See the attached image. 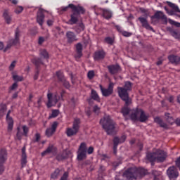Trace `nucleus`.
<instances>
[{
  "mask_svg": "<svg viewBox=\"0 0 180 180\" xmlns=\"http://www.w3.org/2000/svg\"><path fill=\"white\" fill-rule=\"evenodd\" d=\"M122 113L124 117L129 115L131 120H139V122H146L148 119V115L146 114L142 109L135 108L129 110L127 107H124L122 110Z\"/></svg>",
  "mask_w": 180,
  "mask_h": 180,
  "instance_id": "nucleus-1",
  "label": "nucleus"
},
{
  "mask_svg": "<svg viewBox=\"0 0 180 180\" xmlns=\"http://www.w3.org/2000/svg\"><path fill=\"white\" fill-rule=\"evenodd\" d=\"M68 8L72 9L73 13L71 15V18L70 20V25H75L79 19V14L84 13L85 10L82 6H75L74 4H69L68 6L63 7L62 11H67Z\"/></svg>",
  "mask_w": 180,
  "mask_h": 180,
  "instance_id": "nucleus-2",
  "label": "nucleus"
},
{
  "mask_svg": "<svg viewBox=\"0 0 180 180\" xmlns=\"http://www.w3.org/2000/svg\"><path fill=\"white\" fill-rule=\"evenodd\" d=\"M100 123L104 130H105L107 134H115V133L117 131V128L115 126V122H113L109 115H105V117L101 120Z\"/></svg>",
  "mask_w": 180,
  "mask_h": 180,
  "instance_id": "nucleus-3",
  "label": "nucleus"
},
{
  "mask_svg": "<svg viewBox=\"0 0 180 180\" xmlns=\"http://www.w3.org/2000/svg\"><path fill=\"white\" fill-rule=\"evenodd\" d=\"M146 174H147V170L145 169L130 168L123 174V176L127 180H136L139 175H146Z\"/></svg>",
  "mask_w": 180,
  "mask_h": 180,
  "instance_id": "nucleus-4",
  "label": "nucleus"
},
{
  "mask_svg": "<svg viewBox=\"0 0 180 180\" xmlns=\"http://www.w3.org/2000/svg\"><path fill=\"white\" fill-rule=\"evenodd\" d=\"M131 89V83L130 82H125L124 87H118V94L119 96L124 101L127 106V105H130L131 101L129 98V93L127 91H130Z\"/></svg>",
  "mask_w": 180,
  "mask_h": 180,
  "instance_id": "nucleus-5",
  "label": "nucleus"
},
{
  "mask_svg": "<svg viewBox=\"0 0 180 180\" xmlns=\"http://www.w3.org/2000/svg\"><path fill=\"white\" fill-rule=\"evenodd\" d=\"M146 158L148 160V161H150V162H154V161L162 162L165 161V158H167V153L163 150H157L153 153H148Z\"/></svg>",
  "mask_w": 180,
  "mask_h": 180,
  "instance_id": "nucleus-6",
  "label": "nucleus"
},
{
  "mask_svg": "<svg viewBox=\"0 0 180 180\" xmlns=\"http://www.w3.org/2000/svg\"><path fill=\"white\" fill-rule=\"evenodd\" d=\"M86 151L88 154H92L94 153V148L89 147L88 149L86 148V143H82L77 151V160L79 161H82V160L86 158Z\"/></svg>",
  "mask_w": 180,
  "mask_h": 180,
  "instance_id": "nucleus-7",
  "label": "nucleus"
},
{
  "mask_svg": "<svg viewBox=\"0 0 180 180\" xmlns=\"http://www.w3.org/2000/svg\"><path fill=\"white\" fill-rule=\"evenodd\" d=\"M19 37H20V32H19V30L17 29L15 32V39L10 40L5 48L4 43L0 42V50H3V51L6 53V51H8V50H9L12 46L19 44Z\"/></svg>",
  "mask_w": 180,
  "mask_h": 180,
  "instance_id": "nucleus-8",
  "label": "nucleus"
},
{
  "mask_svg": "<svg viewBox=\"0 0 180 180\" xmlns=\"http://www.w3.org/2000/svg\"><path fill=\"white\" fill-rule=\"evenodd\" d=\"M79 130V119H75L73 122V126L72 128L66 129V134L68 137L71 136H75L78 131Z\"/></svg>",
  "mask_w": 180,
  "mask_h": 180,
  "instance_id": "nucleus-9",
  "label": "nucleus"
},
{
  "mask_svg": "<svg viewBox=\"0 0 180 180\" xmlns=\"http://www.w3.org/2000/svg\"><path fill=\"white\" fill-rule=\"evenodd\" d=\"M47 98H48V103H47L48 108H51V106H55L57 102H58V99H60V97L57 94H53L51 93L48 94Z\"/></svg>",
  "mask_w": 180,
  "mask_h": 180,
  "instance_id": "nucleus-10",
  "label": "nucleus"
},
{
  "mask_svg": "<svg viewBox=\"0 0 180 180\" xmlns=\"http://www.w3.org/2000/svg\"><path fill=\"white\" fill-rule=\"evenodd\" d=\"M167 176L171 180L176 179L177 176H179V173L178 172V169L175 166H172L168 168L167 171Z\"/></svg>",
  "mask_w": 180,
  "mask_h": 180,
  "instance_id": "nucleus-11",
  "label": "nucleus"
},
{
  "mask_svg": "<svg viewBox=\"0 0 180 180\" xmlns=\"http://www.w3.org/2000/svg\"><path fill=\"white\" fill-rule=\"evenodd\" d=\"M17 130L16 139L18 140H22V137L23 136H27V133H29V127L26 125H23L22 128L18 127Z\"/></svg>",
  "mask_w": 180,
  "mask_h": 180,
  "instance_id": "nucleus-12",
  "label": "nucleus"
},
{
  "mask_svg": "<svg viewBox=\"0 0 180 180\" xmlns=\"http://www.w3.org/2000/svg\"><path fill=\"white\" fill-rule=\"evenodd\" d=\"M113 86H115L113 83H110L108 89L103 88L102 85H100L103 96H110V95H112L113 94Z\"/></svg>",
  "mask_w": 180,
  "mask_h": 180,
  "instance_id": "nucleus-13",
  "label": "nucleus"
},
{
  "mask_svg": "<svg viewBox=\"0 0 180 180\" xmlns=\"http://www.w3.org/2000/svg\"><path fill=\"white\" fill-rule=\"evenodd\" d=\"M9 115H11V110H9L6 115V122L8 124V128L7 130L8 133H11L12 130H13V119L12 117H10Z\"/></svg>",
  "mask_w": 180,
  "mask_h": 180,
  "instance_id": "nucleus-14",
  "label": "nucleus"
},
{
  "mask_svg": "<svg viewBox=\"0 0 180 180\" xmlns=\"http://www.w3.org/2000/svg\"><path fill=\"white\" fill-rule=\"evenodd\" d=\"M153 18H155V19H161L164 25H167V23H168L167 16H165V15H164V13L161 11H157Z\"/></svg>",
  "mask_w": 180,
  "mask_h": 180,
  "instance_id": "nucleus-15",
  "label": "nucleus"
},
{
  "mask_svg": "<svg viewBox=\"0 0 180 180\" xmlns=\"http://www.w3.org/2000/svg\"><path fill=\"white\" fill-rule=\"evenodd\" d=\"M124 140H126V135H123L120 139L118 137L114 138V153L116 154V149L117 148V145L120 144V143H124Z\"/></svg>",
  "mask_w": 180,
  "mask_h": 180,
  "instance_id": "nucleus-16",
  "label": "nucleus"
},
{
  "mask_svg": "<svg viewBox=\"0 0 180 180\" xmlns=\"http://www.w3.org/2000/svg\"><path fill=\"white\" fill-rule=\"evenodd\" d=\"M44 11L42 9H39L37 13V22L40 25V26H43V22H44V14H43Z\"/></svg>",
  "mask_w": 180,
  "mask_h": 180,
  "instance_id": "nucleus-17",
  "label": "nucleus"
},
{
  "mask_svg": "<svg viewBox=\"0 0 180 180\" xmlns=\"http://www.w3.org/2000/svg\"><path fill=\"white\" fill-rule=\"evenodd\" d=\"M58 124L56 122H53L52 124L51 128H49L46 131V135L48 137H51V136H53L54 133L56 132V129H57Z\"/></svg>",
  "mask_w": 180,
  "mask_h": 180,
  "instance_id": "nucleus-18",
  "label": "nucleus"
},
{
  "mask_svg": "<svg viewBox=\"0 0 180 180\" xmlns=\"http://www.w3.org/2000/svg\"><path fill=\"white\" fill-rule=\"evenodd\" d=\"M26 164H27V155H26V148L23 147L22 148L21 165L25 167Z\"/></svg>",
  "mask_w": 180,
  "mask_h": 180,
  "instance_id": "nucleus-19",
  "label": "nucleus"
},
{
  "mask_svg": "<svg viewBox=\"0 0 180 180\" xmlns=\"http://www.w3.org/2000/svg\"><path fill=\"white\" fill-rule=\"evenodd\" d=\"M3 18L7 25H11V23H12V15H9V11L7 10L4 11Z\"/></svg>",
  "mask_w": 180,
  "mask_h": 180,
  "instance_id": "nucleus-20",
  "label": "nucleus"
},
{
  "mask_svg": "<svg viewBox=\"0 0 180 180\" xmlns=\"http://www.w3.org/2000/svg\"><path fill=\"white\" fill-rule=\"evenodd\" d=\"M139 20H140L143 27H146V29H147L148 30H153V27L150 26L148 22H147V19L140 17L139 18Z\"/></svg>",
  "mask_w": 180,
  "mask_h": 180,
  "instance_id": "nucleus-21",
  "label": "nucleus"
},
{
  "mask_svg": "<svg viewBox=\"0 0 180 180\" xmlns=\"http://www.w3.org/2000/svg\"><path fill=\"white\" fill-rule=\"evenodd\" d=\"M77 54L75 55L76 58H80L82 57V44H77L76 45Z\"/></svg>",
  "mask_w": 180,
  "mask_h": 180,
  "instance_id": "nucleus-22",
  "label": "nucleus"
},
{
  "mask_svg": "<svg viewBox=\"0 0 180 180\" xmlns=\"http://www.w3.org/2000/svg\"><path fill=\"white\" fill-rule=\"evenodd\" d=\"M66 36L69 43H72V41H76L77 40V37H75V34H74V32H68Z\"/></svg>",
  "mask_w": 180,
  "mask_h": 180,
  "instance_id": "nucleus-23",
  "label": "nucleus"
},
{
  "mask_svg": "<svg viewBox=\"0 0 180 180\" xmlns=\"http://www.w3.org/2000/svg\"><path fill=\"white\" fill-rule=\"evenodd\" d=\"M169 60L172 64H179L180 63V58L179 56H175L174 55L169 56L168 57Z\"/></svg>",
  "mask_w": 180,
  "mask_h": 180,
  "instance_id": "nucleus-24",
  "label": "nucleus"
},
{
  "mask_svg": "<svg viewBox=\"0 0 180 180\" xmlns=\"http://www.w3.org/2000/svg\"><path fill=\"white\" fill-rule=\"evenodd\" d=\"M7 156H6V150L4 149L1 150L0 152V164H4L5 161H6Z\"/></svg>",
  "mask_w": 180,
  "mask_h": 180,
  "instance_id": "nucleus-25",
  "label": "nucleus"
},
{
  "mask_svg": "<svg viewBox=\"0 0 180 180\" xmlns=\"http://www.w3.org/2000/svg\"><path fill=\"white\" fill-rule=\"evenodd\" d=\"M105 58V52L103 51H96L94 54L95 60H102V58Z\"/></svg>",
  "mask_w": 180,
  "mask_h": 180,
  "instance_id": "nucleus-26",
  "label": "nucleus"
},
{
  "mask_svg": "<svg viewBox=\"0 0 180 180\" xmlns=\"http://www.w3.org/2000/svg\"><path fill=\"white\" fill-rule=\"evenodd\" d=\"M108 70L110 74H116V72H117L120 70V67H119V65H111L108 66Z\"/></svg>",
  "mask_w": 180,
  "mask_h": 180,
  "instance_id": "nucleus-27",
  "label": "nucleus"
},
{
  "mask_svg": "<svg viewBox=\"0 0 180 180\" xmlns=\"http://www.w3.org/2000/svg\"><path fill=\"white\" fill-rule=\"evenodd\" d=\"M155 123H158V124H160V127H163V129H168V125H167V124L162 122V121L161 120V118L157 117L155 118Z\"/></svg>",
  "mask_w": 180,
  "mask_h": 180,
  "instance_id": "nucleus-28",
  "label": "nucleus"
},
{
  "mask_svg": "<svg viewBox=\"0 0 180 180\" xmlns=\"http://www.w3.org/2000/svg\"><path fill=\"white\" fill-rule=\"evenodd\" d=\"M103 16L105 19H110L112 18V12L108 10H103Z\"/></svg>",
  "mask_w": 180,
  "mask_h": 180,
  "instance_id": "nucleus-29",
  "label": "nucleus"
},
{
  "mask_svg": "<svg viewBox=\"0 0 180 180\" xmlns=\"http://www.w3.org/2000/svg\"><path fill=\"white\" fill-rule=\"evenodd\" d=\"M91 98L94 99V101H97V102H99L101 99L99 98V96H98V94L94 90H91Z\"/></svg>",
  "mask_w": 180,
  "mask_h": 180,
  "instance_id": "nucleus-30",
  "label": "nucleus"
},
{
  "mask_svg": "<svg viewBox=\"0 0 180 180\" xmlns=\"http://www.w3.org/2000/svg\"><path fill=\"white\" fill-rule=\"evenodd\" d=\"M59 175H60V169H56L55 170V172L51 174V178L52 179H57V178L58 177Z\"/></svg>",
  "mask_w": 180,
  "mask_h": 180,
  "instance_id": "nucleus-31",
  "label": "nucleus"
},
{
  "mask_svg": "<svg viewBox=\"0 0 180 180\" xmlns=\"http://www.w3.org/2000/svg\"><path fill=\"white\" fill-rule=\"evenodd\" d=\"M53 151V146H49L48 148L41 153V156L44 157V155H47V154H50Z\"/></svg>",
  "mask_w": 180,
  "mask_h": 180,
  "instance_id": "nucleus-32",
  "label": "nucleus"
},
{
  "mask_svg": "<svg viewBox=\"0 0 180 180\" xmlns=\"http://www.w3.org/2000/svg\"><path fill=\"white\" fill-rule=\"evenodd\" d=\"M85 29V27L84 26V24L80 23L79 25L76 27L75 30L77 33H81V32H83V30Z\"/></svg>",
  "mask_w": 180,
  "mask_h": 180,
  "instance_id": "nucleus-33",
  "label": "nucleus"
},
{
  "mask_svg": "<svg viewBox=\"0 0 180 180\" xmlns=\"http://www.w3.org/2000/svg\"><path fill=\"white\" fill-rule=\"evenodd\" d=\"M5 112H6V105L4 104L0 105V116H4Z\"/></svg>",
  "mask_w": 180,
  "mask_h": 180,
  "instance_id": "nucleus-34",
  "label": "nucleus"
},
{
  "mask_svg": "<svg viewBox=\"0 0 180 180\" xmlns=\"http://www.w3.org/2000/svg\"><path fill=\"white\" fill-rule=\"evenodd\" d=\"M13 79L14 81H17V82L23 81V77L19 76V75H18L16 74H13Z\"/></svg>",
  "mask_w": 180,
  "mask_h": 180,
  "instance_id": "nucleus-35",
  "label": "nucleus"
},
{
  "mask_svg": "<svg viewBox=\"0 0 180 180\" xmlns=\"http://www.w3.org/2000/svg\"><path fill=\"white\" fill-rule=\"evenodd\" d=\"M169 6H170V8H172V9H174V11H175L176 12H179L180 13L179 8L176 4L169 3Z\"/></svg>",
  "mask_w": 180,
  "mask_h": 180,
  "instance_id": "nucleus-36",
  "label": "nucleus"
},
{
  "mask_svg": "<svg viewBox=\"0 0 180 180\" xmlns=\"http://www.w3.org/2000/svg\"><path fill=\"white\" fill-rule=\"evenodd\" d=\"M168 22L169 23H170V25H172L173 26H176V27H180V23L176 21H174L172 19H169Z\"/></svg>",
  "mask_w": 180,
  "mask_h": 180,
  "instance_id": "nucleus-37",
  "label": "nucleus"
},
{
  "mask_svg": "<svg viewBox=\"0 0 180 180\" xmlns=\"http://www.w3.org/2000/svg\"><path fill=\"white\" fill-rule=\"evenodd\" d=\"M40 54L41 57H44V58H49V53L45 49L41 50Z\"/></svg>",
  "mask_w": 180,
  "mask_h": 180,
  "instance_id": "nucleus-38",
  "label": "nucleus"
},
{
  "mask_svg": "<svg viewBox=\"0 0 180 180\" xmlns=\"http://www.w3.org/2000/svg\"><path fill=\"white\" fill-rule=\"evenodd\" d=\"M87 77L89 79H92L95 77V72L94 70H90L87 73Z\"/></svg>",
  "mask_w": 180,
  "mask_h": 180,
  "instance_id": "nucleus-39",
  "label": "nucleus"
},
{
  "mask_svg": "<svg viewBox=\"0 0 180 180\" xmlns=\"http://www.w3.org/2000/svg\"><path fill=\"white\" fill-rule=\"evenodd\" d=\"M58 113H59L58 110H53L52 111L51 115L49 116V119H51V117H57V116H58Z\"/></svg>",
  "mask_w": 180,
  "mask_h": 180,
  "instance_id": "nucleus-40",
  "label": "nucleus"
},
{
  "mask_svg": "<svg viewBox=\"0 0 180 180\" xmlns=\"http://www.w3.org/2000/svg\"><path fill=\"white\" fill-rule=\"evenodd\" d=\"M15 13L19 14L22 13L23 12V7L22 6H18L15 10Z\"/></svg>",
  "mask_w": 180,
  "mask_h": 180,
  "instance_id": "nucleus-41",
  "label": "nucleus"
},
{
  "mask_svg": "<svg viewBox=\"0 0 180 180\" xmlns=\"http://www.w3.org/2000/svg\"><path fill=\"white\" fill-rule=\"evenodd\" d=\"M15 67H16V61H13L9 66V70L12 71V70H13V68H15Z\"/></svg>",
  "mask_w": 180,
  "mask_h": 180,
  "instance_id": "nucleus-42",
  "label": "nucleus"
},
{
  "mask_svg": "<svg viewBox=\"0 0 180 180\" xmlns=\"http://www.w3.org/2000/svg\"><path fill=\"white\" fill-rule=\"evenodd\" d=\"M122 36H124L125 37H130V36H131V32H128L126 31H122Z\"/></svg>",
  "mask_w": 180,
  "mask_h": 180,
  "instance_id": "nucleus-43",
  "label": "nucleus"
},
{
  "mask_svg": "<svg viewBox=\"0 0 180 180\" xmlns=\"http://www.w3.org/2000/svg\"><path fill=\"white\" fill-rule=\"evenodd\" d=\"M60 180H68V172H65Z\"/></svg>",
  "mask_w": 180,
  "mask_h": 180,
  "instance_id": "nucleus-44",
  "label": "nucleus"
},
{
  "mask_svg": "<svg viewBox=\"0 0 180 180\" xmlns=\"http://www.w3.org/2000/svg\"><path fill=\"white\" fill-rule=\"evenodd\" d=\"M56 75L59 79L63 81V72L61 71H58L56 72Z\"/></svg>",
  "mask_w": 180,
  "mask_h": 180,
  "instance_id": "nucleus-45",
  "label": "nucleus"
},
{
  "mask_svg": "<svg viewBox=\"0 0 180 180\" xmlns=\"http://www.w3.org/2000/svg\"><path fill=\"white\" fill-rule=\"evenodd\" d=\"M105 41H106V43H108V44H112L113 43V39L110 38V37H107L105 38Z\"/></svg>",
  "mask_w": 180,
  "mask_h": 180,
  "instance_id": "nucleus-46",
  "label": "nucleus"
},
{
  "mask_svg": "<svg viewBox=\"0 0 180 180\" xmlns=\"http://www.w3.org/2000/svg\"><path fill=\"white\" fill-rule=\"evenodd\" d=\"M40 141V134H35V139L34 140V142H39Z\"/></svg>",
  "mask_w": 180,
  "mask_h": 180,
  "instance_id": "nucleus-47",
  "label": "nucleus"
},
{
  "mask_svg": "<svg viewBox=\"0 0 180 180\" xmlns=\"http://www.w3.org/2000/svg\"><path fill=\"white\" fill-rule=\"evenodd\" d=\"M99 110H100V108H99V107H98V105H95L94 107V112L95 113H96V115H98V113H99Z\"/></svg>",
  "mask_w": 180,
  "mask_h": 180,
  "instance_id": "nucleus-48",
  "label": "nucleus"
},
{
  "mask_svg": "<svg viewBox=\"0 0 180 180\" xmlns=\"http://www.w3.org/2000/svg\"><path fill=\"white\" fill-rule=\"evenodd\" d=\"M167 121L170 124H174V123H175V120H174V118H172V117H169Z\"/></svg>",
  "mask_w": 180,
  "mask_h": 180,
  "instance_id": "nucleus-49",
  "label": "nucleus"
},
{
  "mask_svg": "<svg viewBox=\"0 0 180 180\" xmlns=\"http://www.w3.org/2000/svg\"><path fill=\"white\" fill-rule=\"evenodd\" d=\"M64 158H65V155H58L57 156V160H58V161H60V160H64Z\"/></svg>",
  "mask_w": 180,
  "mask_h": 180,
  "instance_id": "nucleus-50",
  "label": "nucleus"
},
{
  "mask_svg": "<svg viewBox=\"0 0 180 180\" xmlns=\"http://www.w3.org/2000/svg\"><path fill=\"white\" fill-rule=\"evenodd\" d=\"M176 166L179 168L180 169V156L179 158H177V160H176Z\"/></svg>",
  "mask_w": 180,
  "mask_h": 180,
  "instance_id": "nucleus-51",
  "label": "nucleus"
},
{
  "mask_svg": "<svg viewBox=\"0 0 180 180\" xmlns=\"http://www.w3.org/2000/svg\"><path fill=\"white\" fill-rule=\"evenodd\" d=\"M44 42V38L42 37H40L38 41L39 44H43Z\"/></svg>",
  "mask_w": 180,
  "mask_h": 180,
  "instance_id": "nucleus-52",
  "label": "nucleus"
},
{
  "mask_svg": "<svg viewBox=\"0 0 180 180\" xmlns=\"http://www.w3.org/2000/svg\"><path fill=\"white\" fill-rule=\"evenodd\" d=\"M18 88V84L16 83H14L11 87V89L13 90V89H16Z\"/></svg>",
  "mask_w": 180,
  "mask_h": 180,
  "instance_id": "nucleus-53",
  "label": "nucleus"
},
{
  "mask_svg": "<svg viewBox=\"0 0 180 180\" xmlns=\"http://www.w3.org/2000/svg\"><path fill=\"white\" fill-rule=\"evenodd\" d=\"M116 28H117V30H118V32H120V33H122V32H123V30L121 28L120 26L117 25V26H116Z\"/></svg>",
  "mask_w": 180,
  "mask_h": 180,
  "instance_id": "nucleus-54",
  "label": "nucleus"
},
{
  "mask_svg": "<svg viewBox=\"0 0 180 180\" xmlns=\"http://www.w3.org/2000/svg\"><path fill=\"white\" fill-rule=\"evenodd\" d=\"M53 20H49L48 21H47V25H48V26H51L52 25H53Z\"/></svg>",
  "mask_w": 180,
  "mask_h": 180,
  "instance_id": "nucleus-55",
  "label": "nucleus"
},
{
  "mask_svg": "<svg viewBox=\"0 0 180 180\" xmlns=\"http://www.w3.org/2000/svg\"><path fill=\"white\" fill-rule=\"evenodd\" d=\"M64 85L65 88H70V83L68 82H65Z\"/></svg>",
  "mask_w": 180,
  "mask_h": 180,
  "instance_id": "nucleus-56",
  "label": "nucleus"
},
{
  "mask_svg": "<svg viewBox=\"0 0 180 180\" xmlns=\"http://www.w3.org/2000/svg\"><path fill=\"white\" fill-rule=\"evenodd\" d=\"M4 171V166L1 165L0 166V174H2V172Z\"/></svg>",
  "mask_w": 180,
  "mask_h": 180,
  "instance_id": "nucleus-57",
  "label": "nucleus"
},
{
  "mask_svg": "<svg viewBox=\"0 0 180 180\" xmlns=\"http://www.w3.org/2000/svg\"><path fill=\"white\" fill-rule=\"evenodd\" d=\"M176 123L178 126H180V119L176 120Z\"/></svg>",
  "mask_w": 180,
  "mask_h": 180,
  "instance_id": "nucleus-58",
  "label": "nucleus"
},
{
  "mask_svg": "<svg viewBox=\"0 0 180 180\" xmlns=\"http://www.w3.org/2000/svg\"><path fill=\"white\" fill-rule=\"evenodd\" d=\"M169 102H174V97H172V96L169 97Z\"/></svg>",
  "mask_w": 180,
  "mask_h": 180,
  "instance_id": "nucleus-59",
  "label": "nucleus"
},
{
  "mask_svg": "<svg viewBox=\"0 0 180 180\" xmlns=\"http://www.w3.org/2000/svg\"><path fill=\"white\" fill-rule=\"evenodd\" d=\"M161 64H162V60H159L157 62L158 65H161Z\"/></svg>",
  "mask_w": 180,
  "mask_h": 180,
  "instance_id": "nucleus-60",
  "label": "nucleus"
},
{
  "mask_svg": "<svg viewBox=\"0 0 180 180\" xmlns=\"http://www.w3.org/2000/svg\"><path fill=\"white\" fill-rule=\"evenodd\" d=\"M12 4H14V5H16V4H18V0H12Z\"/></svg>",
  "mask_w": 180,
  "mask_h": 180,
  "instance_id": "nucleus-61",
  "label": "nucleus"
},
{
  "mask_svg": "<svg viewBox=\"0 0 180 180\" xmlns=\"http://www.w3.org/2000/svg\"><path fill=\"white\" fill-rule=\"evenodd\" d=\"M141 12H143V13H146V12H147V11L144 8H141Z\"/></svg>",
  "mask_w": 180,
  "mask_h": 180,
  "instance_id": "nucleus-62",
  "label": "nucleus"
},
{
  "mask_svg": "<svg viewBox=\"0 0 180 180\" xmlns=\"http://www.w3.org/2000/svg\"><path fill=\"white\" fill-rule=\"evenodd\" d=\"M34 79H37V75H35V76L34 77Z\"/></svg>",
  "mask_w": 180,
  "mask_h": 180,
  "instance_id": "nucleus-63",
  "label": "nucleus"
},
{
  "mask_svg": "<svg viewBox=\"0 0 180 180\" xmlns=\"http://www.w3.org/2000/svg\"><path fill=\"white\" fill-rule=\"evenodd\" d=\"M16 180H20V177H17Z\"/></svg>",
  "mask_w": 180,
  "mask_h": 180,
  "instance_id": "nucleus-64",
  "label": "nucleus"
}]
</instances>
